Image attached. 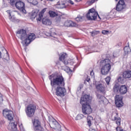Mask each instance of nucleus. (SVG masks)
<instances>
[{"label": "nucleus", "instance_id": "f257e3e1", "mask_svg": "<svg viewBox=\"0 0 131 131\" xmlns=\"http://www.w3.org/2000/svg\"><path fill=\"white\" fill-rule=\"evenodd\" d=\"M51 81V85L52 88L57 86L56 95L57 97H64L66 95V89H65V81L62 75L52 74L49 76Z\"/></svg>", "mask_w": 131, "mask_h": 131}, {"label": "nucleus", "instance_id": "f03ea898", "mask_svg": "<svg viewBox=\"0 0 131 131\" xmlns=\"http://www.w3.org/2000/svg\"><path fill=\"white\" fill-rule=\"evenodd\" d=\"M26 31V30L21 29L16 32V34H19L20 38L22 40V43H25V47L29 46L32 41L35 39V35L34 33L27 35Z\"/></svg>", "mask_w": 131, "mask_h": 131}, {"label": "nucleus", "instance_id": "7ed1b4c3", "mask_svg": "<svg viewBox=\"0 0 131 131\" xmlns=\"http://www.w3.org/2000/svg\"><path fill=\"white\" fill-rule=\"evenodd\" d=\"M125 9H126V4H125L124 1H119L116 5V8H114L111 11V14H113L112 18L115 17V15H116V11L117 12H122L123 11H125Z\"/></svg>", "mask_w": 131, "mask_h": 131}, {"label": "nucleus", "instance_id": "20e7f679", "mask_svg": "<svg viewBox=\"0 0 131 131\" xmlns=\"http://www.w3.org/2000/svg\"><path fill=\"white\" fill-rule=\"evenodd\" d=\"M113 92L120 95H125L127 93V86L125 85H120L116 82L113 87Z\"/></svg>", "mask_w": 131, "mask_h": 131}, {"label": "nucleus", "instance_id": "39448f33", "mask_svg": "<svg viewBox=\"0 0 131 131\" xmlns=\"http://www.w3.org/2000/svg\"><path fill=\"white\" fill-rule=\"evenodd\" d=\"M97 16H98V18L101 20V17L99 14H98V12L96 11L95 9L91 8L89 10L88 12L86 13V18L89 21H96Z\"/></svg>", "mask_w": 131, "mask_h": 131}, {"label": "nucleus", "instance_id": "423d86ee", "mask_svg": "<svg viewBox=\"0 0 131 131\" xmlns=\"http://www.w3.org/2000/svg\"><path fill=\"white\" fill-rule=\"evenodd\" d=\"M105 62H103L102 64H100V66H102L101 69V73L102 75H107L111 69L110 61H109V60H106Z\"/></svg>", "mask_w": 131, "mask_h": 131}, {"label": "nucleus", "instance_id": "0eeeda50", "mask_svg": "<svg viewBox=\"0 0 131 131\" xmlns=\"http://www.w3.org/2000/svg\"><path fill=\"white\" fill-rule=\"evenodd\" d=\"M35 110H36V105L33 104L28 105L25 110L28 117H33L35 113Z\"/></svg>", "mask_w": 131, "mask_h": 131}, {"label": "nucleus", "instance_id": "6e6552de", "mask_svg": "<svg viewBox=\"0 0 131 131\" xmlns=\"http://www.w3.org/2000/svg\"><path fill=\"white\" fill-rule=\"evenodd\" d=\"M82 112L84 115H89L92 112H93V110L90 104L82 103Z\"/></svg>", "mask_w": 131, "mask_h": 131}, {"label": "nucleus", "instance_id": "1a4fd4ad", "mask_svg": "<svg viewBox=\"0 0 131 131\" xmlns=\"http://www.w3.org/2000/svg\"><path fill=\"white\" fill-rule=\"evenodd\" d=\"M34 125V129L35 131H43L44 129L42 126H41V123L40 121L38 119H34L33 122Z\"/></svg>", "mask_w": 131, "mask_h": 131}, {"label": "nucleus", "instance_id": "9d476101", "mask_svg": "<svg viewBox=\"0 0 131 131\" xmlns=\"http://www.w3.org/2000/svg\"><path fill=\"white\" fill-rule=\"evenodd\" d=\"M3 115L6 118H7L8 120L11 121L14 118V115H13V112L10 111L8 109L3 110Z\"/></svg>", "mask_w": 131, "mask_h": 131}, {"label": "nucleus", "instance_id": "9b49d317", "mask_svg": "<svg viewBox=\"0 0 131 131\" xmlns=\"http://www.w3.org/2000/svg\"><path fill=\"white\" fill-rule=\"evenodd\" d=\"M115 104L118 108H120L123 106V101H122V97L120 95H116L115 97Z\"/></svg>", "mask_w": 131, "mask_h": 131}, {"label": "nucleus", "instance_id": "f8f14e48", "mask_svg": "<svg viewBox=\"0 0 131 131\" xmlns=\"http://www.w3.org/2000/svg\"><path fill=\"white\" fill-rule=\"evenodd\" d=\"M68 57V55L66 53H61L60 56H59V61H61V62H63L64 65H68V64H69V61L67 60Z\"/></svg>", "mask_w": 131, "mask_h": 131}, {"label": "nucleus", "instance_id": "ddd939ff", "mask_svg": "<svg viewBox=\"0 0 131 131\" xmlns=\"http://www.w3.org/2000/svg\"><path fill=\"white\" fill-rule=\"evenodd\" d=\"M95 86L97 92L101 93L103 95H105V94H106V88L102 83L98 84L95 85Z\"/></svg>", "mask_w": 131, "mask_h": 131}, {"label": "nucleus", "instance_id": "4468645a", "mask_svg": "<svg viewBox=\"0 0 131 131\" xmlns=\"http://www.w3.org/2000/svg\"><path fill=\"white\" fill-rule=\"evenodd\" d=\"M52 125H53V128L55 129L56 131H62L61 128V125L59 124L55 119H54L51 121Z\"/></svg>", "mask_w": 131, "mask_h": 131}, {"label": "nucleus", "instance_id": "2eb2a0df", "mask_svg": "<svg viewBox=\"0 0 131 131\" xmlns=\"http://www.w3.org/2000/svg\"><path fill=\"white\" fill-rule=\"evenodd\" d=\"M91 102V99H90V95H85L81 98L80 103L82 104H88Z\"/></svg>", "mask_w": 131, "mask_h": 131}, {"label": "nucleus", "instance_id": "dca6fc26", "mask_svg": "<svg viewBox=\"0 0 131 131\" xmlns=\"http://www.w3.org/2000/svg\"><path fill=\"white\" fill-rule=\"evenodd\" d=\"M64 26L66 27H77V24L72 20H67L64 23Z\"/></svg>", "mask_w": 131, "mask_h": 131}, {"label": "nucleus", "instance_id": "f3484780", "mask_svg": "<svg viewBox=\"0 0 131 131\" xmlns=\"http://www.w3.org/2000/svg\"><path fill=\"white\" fill-rule=\"evenodd\" d=\"M16 8L18 10H21L23 8H25V4L21 1H17L16 2Z\"/></svg>", "mask_w": 131, "mask_h": 131}, {"label": "nucleus", "instance_id": "a211bd4d", "mask_svg": "<svg viewBox=\"0 0 131 131\" xmlns=\"http://www.w3.org/2000/svg\"><path fill=\"white\" fill-rule=\"evenodd\" d=\"M113 121H116V123L118 126H120V125H121V119L120 118V117H118V113L116 114V116L114 117Z\"/></svg>", "mask_w": 131, "mask_h": 131}, {"label": "nucleus", "instance_id": "6ab92c4d", "mask_svg": "<svg viewBox=\"0 0 131 131\" xmlns=\"http://www.w3.org/2000/svg\"><path fill=\"white\" fill-rule=\"evenodd\" d=\"M111 57L110 56V54L105 55V58L104 59V57H103V59L100 61V64H104V63H106V61H107V60L110 61V63H111Z\"/></svg>", "mask_w": 131, "mask_h": 131}, {"label": "nucleus", "instance_id": "aec40b11", "mask_svg": "<svg viewBox=\"0 0 131 131\" xmlns=\"http://www.w3.org/2000/svg\"><path fill=\"white\" fill-rule=\"evenodd\" d=\"M122 76L124 78H130L131 71H126L122 74Z\"/></svg>", "mask_w": 131, "mask_h": 131}, {"label": "nucleus", "instance_id": "412c9836", "mask_svg": "<svg viewBox=\"0 0 131 131\" xmlns=\"http://www.w3.org/2000/svg\"><path fill=\"white\" fill-rule=\"evenodd\" d=\"M42 23L45 25H51L52 21L49 19L44 18L42 19Z\"/></svg>", "mask_w": 131, "mask_h": 131}, {"label": "nucleus", "instance_id": "4be33fe9", "mask_svg": "<svg viewBox=\"0 0 131 131\" xmlns=\"http://www.w3.org/2000/svg\"><path fill=\"white\" fill-rule=\"evenodd\" d=\"M57 5V6H59V8H60V9H64V8H66L65 3L63 1H59Z\"/></svg>", "mask_w": 131, "mask_h": 131}, {"label": "nucleus", "instance_id": "5701e85b", "mask_svg": "<svg viewBox=\"0 0 131 131\" xmlns=\"http://www.w3.org/2000/svg\"><path fill=\"white\" fill-rule=\"evenodd\" d=\"M124 53L125 54V55H127L129 53H130L131 50H130V48H129V46H125L124 48Z\"/></svg>", "mask_w": 131, "mask_h": 131}, {"label": "nucleus", "instance_id": "b1692460", "mask_svg": "<svg viewBox=\"0 0 131 131\" xmlns=\"http://www.w3.org/2000/svg\"><path fill=\"white\" fill-rule=\"evenodd\" d=\"M3 61H8L10 60V57L9 56V53L7 52L6 54L4 55V56L2 57Z\"/></svg>", "mask_w": 131, "mask_h": 131}, {"label": "nucleus", "instance_id": "393cba45", "mask_svg": "<svg viewBox=\"0 0 131 131\" xmlns=\"http://www.w3.org/2000/svg\"><path fill=\"white\" fill-rule=\"evenodd\" d=\"M49 14V16L52 18H54V17H56L58 15V13L52 11H50Z\"/></svg>", "mask_w": 131, "mask_h": 131}, {"label": "nucleus", "instance_id": "a878e982", "mask_svg": "<svg viewBox=\"0 0 131 131\" xmlns=\"http://www.w3.org/2000/svg\"><path fill=\"white\" fill-rule=\"evenodd\" d=\"M36 16H37V13H36L35 11H32L30 16V18L32 20H34V19H35V18L36 17Z\"/></svg>", "mask_w": 131, "mask_h": 131}, {"label": "nucleus", "instance_id": "bb28decb", "mask_svg": "<svg viewBox=\"0 0 131 131\" xmlns=\"http://www.w3.org/2000/svg\"><path fill=\"white\" fill-rule=\"evenodd\" d=\"M83 19V16H80V15H78L77 17L75 18V20L77 22H81Z\"/></svg>", "mask_w": 131, "mask_h": 131}, {"label": "nucleus", "instance_id": "cd10ccee", "mask_svg": "<svg viewBox=\"0 0 131 131\" xmlns=\"http://www.w3.org/2000/svg\"><path fill=\"white\" fill-rule=\"evenodd\" d=\"M117 80L118 82H120V83H121L122 84H123V83H124V78L123 77H119L117 79Z\"/></svg>", "mask_w": 131, "mask_h": 131}, {"label": "nucleus", "instance_id": "c85d7f7f", "mask_svg": "<svg viewBox=\"0 0 131 131\" xmlns=\"http://www.w3.org/2000/svg\"><path fill=\"white\" fill-rule=\"evenodd\" d=\"M90 33L91 34V36H95V35H97L100 33V31H94L90 32Z\"/></svg>", "mask_w": 131, "mask_h": 131}, {"label": "nucleus", "instance_id": "c756f323", "mask_svg": "<svg viewBox=\"0 0 131 131\" xmlns=\"http://www.w3.org/2000/svg\"><path fill=\"white\" fill-rule=\"evenodd\" d=\"M111 81V77L107 76L105 78V82H106V83L107 84V85H109V84H110Z\"/></svg>", "mask_w": 131, "mask_h": 131}, {"label": "nucleus", "instance_id": "7c9ffc66", "mask_svg": "<svg viewBox=\"0 0 131 131\" xmlns=\"http://www.w3.org/2000/svg\"><path fill=\"white\" fill-rule=\"evenodd\" d=\"M84 115L82 114H78L75 118V120H80L82 119V118L84 117Z\"/></svg>", "mask_w": 131, "mask_h": 131}, {"label": "nucleus", "instance_id": "2f4dec72", "mask_svg": "<svg viewBox=\"0 0 131 131\" xmlns=\"http://www.w3.org/2000/svg\"><path fill=\"white\" fill-rule=\"evenodd\" d=\"M61 16L58 15V14L56 15L55 18V22L56 23H60L61 22Z\"/></svg>", "mask_w": 131, "mask_h": 131}, {"label": "nucleus", "instance_id": "473e14b6", "mask_svg": "<svg viewBox=\"0 0 131 131\" xmlns=\"http://www.w3.org/2000/svg\"><path fill=\"white\" fill-rule=\"evenodd\" d=\"M9 4L12 7H16V2L15 1H10Z\"/></svg>", "mask_w": 131, "mask_h": 131}, {"label": "nucleus", "instance_id": "72a5a7b5", "mask_svg": "<svg viewBox=\"0 0 131 131\" xmlns=\"http://www.w3.org/2000/svg\"><path fill=\"white\" fill-rule=\"evenodd\" d=\"M30 4L31 5H33V6H36V5L38 4V2H37V1H33L31 2H30Z\"/></svg>", "mask_w": 131, "mask_h": 131}, {"label": "nucleus", "instance_id": "f704fd0d", "mask_svg": "<svg viewBox=\"0 0 131 131\" xmlns=\"http://www.w3.org/2000/svg\"><path fill=\"white\" fill-rule=\"evenodd\" d=\"M94 120V118L92 116H88L87 121H93Z\"/></svg>", "mask_w": 131, "mask_h": 131}, {"label": "nucleus", "instance_id": "c9c22d12", "mask_svg": "<svg viewBox=\"0 0 131 131\" xmlns=\"http://www.w3.org/2000/svg\"><path fill=\"white\" fill-rule=\"evenodd\" d=\"M11 128L12 129H13V130H17V125L15 124V123H13Z\"/></svg>", "mask_w": 131, "mask_h": 131}, {"label": "nucleus", "instance_id": "e433bc0d", "mask_svg": "<svg viewBox=\"0 0 131 131\" xmlns=\"http://www.w3.org/2000/svg\"><path fill=\"white\" fill-rule=\"evenodd\" d=\"M23 14H27L26 10H25V7H23L22 8H20V10H19Z\"/></svg>", "mask_w": 131, "mask_h": 131}, {"label": "nucleus", "instance_id": "4c0bfd02", "mask_svg": "<svg viewBox=\"0 0 131 131\" xmlns=\"http://www.w3.org/2000/svg\"><path fill=\"white\" fill-rule=\"evenodd\" d=\"M3 8H7L8 7V3H7V1H4L3 2Z\"/></svg>", "mask_w": 131, "mask_h": 131}, {"label": "nucleus", "instance_id": "58836bf2", "mask_svg": "<svg viewBox=\"0 0 131 131\" xmlns=\"http://www.w3.org/2000/svg\"><path fill=\"white\" fill-rule=\"evenodd\" d=\"M116 129L117 131H124L123 129H122V127H120V126H117L116 128Z\"/></svg>", "mask_w": 131, "mask_h": 131}, {"label": "nucleus", "instance_id": "ea45409f", "mask_svg": "<svg viewBox=\"0 0 131 131\" xmlns=\"http://www.w3.org/2000/svg\"><path fill=\"white\" fill-rule=\"evenodd\" d=\"M9 19L11 20V21H14L15 20V17L14 16H11V13H9Z\"/></svg>", "mask_w": 131, "mask_h": 131}, {"label": "nucleus", "instance_id": "a19ab883", "mask_svg": "<svg viewBox=\"0 0 131 131\" xmlns=\"http://www.w3.org/2000/svg\"><path fill=\"white\" fill-rule=\"evenodd\" d=\"M3 97V95H2V94L0 93V104H2V103H3V101H4Z\"/></svg>", "mask_w": 131, "mask_h": 131}, {"label": "nucleus", "instance_id": "79ce46f5", "mask_svg": "<svg viewBox=\"0 0 131 131\" xmlns=\"http://www.w3.org/2000/svg\"><path fill=\"white\" fill-rule=\"evenodd\" d=\"M96 2L95 1H88L87 3L90 5V6H92V4H94Z\"/></svg>", "mask_w": 131, "mask_h": 131}, {"label": "nucleus", "instance_id": "37998d69", "mask_svg": "<svg viewBox=\"0 0 131 131\" xmlns=\"http://www.w3.org/2000/svg\"><path fill=\"white\" fill-rule=\"evenodd\" d=\"M41 18H42V14H39V17L37 18V21H41Z\"/></svg>", "mask_w": 131, "mask_h": 131}, {"label": "nucleus", "instance_id": "c03bdc74", "mask_svg": "<svg viewBox=\"0 0 131 131\" xmlns=\"http://www.w3.org/2000/svg\"><path fill=\"white\" fill-rule=\"evenodd\" d=\"M108 32H109V31H107V30H102V34H107V33H108Z\"/></svg>", "mask_w": 131, "mask_h": 131}, {"label": "nucleus", "instance_id": "a18cd8bd", "mask_svg": "<svg viewBox=\"0 0 131 131\" xmlns=\"http://www.w3.org/2000/svg\"><path fill=\"white\" fill-rule=\"evenodd\" d=\"M85 80H86V81L89 82L90 81V80H91V78L90 77V76L87 75Z\"/></svg>", "mask_w": 131, "mask_h": 131}, {"label": "nucleus", "instance_id": "49530a36", "mask_svg": "<svg viewBox=\"0 0 131 131\" xmlns=\"http://www.w3.org/2000/svg\"><path fill=\"white\" fill-rule=\"evenodd\" d=\"M97 97L99 100H101V99H102V95H101L100 94H97Z\"/></svg>", "mask_w": 131, "mask_h": 131}, {"label": "nucleus", "instance_id": "de8ad7c7", "mask_svg": "<svg viewBox=\"0 0 131 131\" xmlns=\"http://www.w3.org/2000/svg\"><path fill=\"white\" fill-rule=\"evenodd\" d=\"M87 122L89 127H91V125H92V121H87Z\"/></svg>", "mask_w": 131, "mask_h": 131}, {"label": "nucleus", "instance_id": "09e8293b", "mask_svg": "<svg viewBox=\"0 0 131 131\" xmlns=\"http://www.w3.org/2000/svg\"><path fill=\"white\" fill-rule=\"evenodd\" d=\"M46 9L47 8H43L41 11V14H45V12H46Z\"/></svg>", "mask_w": 131, "mask_h": 131}, {"label": "nucleus", "instance_id": "8fccbe9b", "mask_svg": "<svg viewBox=\"0 0 131 131\" xmlns=\"http://www.w3.org/2000/svg\"><path fill=\"white\" fill-rule=\"evenodd\" d=\"M90 75L91 76H94V75H95V73H94V71L92 70L91 72H90Z\"/></svg>", "mask_w": 131, "mask_h": 131}, {"label": "nucleus", "instance_id": "3c124183", "mask_svg": "<svg viewBox=\"0 0 131 131\" xmlns=\"http://www.w3.org/2000/svg\"><path fill=\"white\" fill-rule=\"evenodd\" d=\"M69 3L71 4V5H74V3H73V1H69Z\"/></svg>", "mask_w": 131, "mask_h": 131}, {"label": "nucleus", "instance_id": "603ef678", "mask_svg": "<svg viewBox=\"0 0 131 131\" xmlns=\"http://www.w3.org/2000/svg\"><path fill=\"white\" fill-rule=\"evenodd\" d=\"M90 130H91V131H92V130L96 131V129L93 128H90Z\"/></svg>", "mask_w": 131, "mask_h": 131}, {"label": "nucleus", "instance_id": "864d4df0", "mask_svg": "<svg viewBox=\"0 0 131 131\" xmlns=\"http://www.w3.org/2000/svg\"><path fill=\"white\" fill-rule=\"evenodd\" d=\"M74 63V62L73 61H71V62H70V64L71 65H73Z\"/></svg>", "mask_w": 131, "mask_h": 131}, {"label": "nucleus", "instance_id": "5fc2aeb1", "mask_svg": "<svg viewBox=\"0 0 131 131\" xmlns=\"http://www.w3.org/2000/svg\"><path fill=\"white\" fill-rule=\"evenodd\" d=\"M0 59H2V52L0 51Z\"/></svg>", "mask_w": 131, "mask_h": 131}, {"label": "nucleus", "instance_id": "6e6d98bb", "mask_svg": "<svg viewBox=\"0 0 131 131\" xmlns=\"http://www.w3.org/2000/svg\"><path fill=\"white\" fill-rule=\"evenodd\" d=\"M47 1H54V0H47Z\"/></svg>", "mask_w": 131, "mask_h": 131}, {"label": "nucleus", "instance_id": "4d7b16f0", "mask_svg": "<svg viewBox=\"0 0 131 131\" xmlns=\"http://www.w3.org/2000/svg\"><path fill=\"white\" fill-rule=\"evenodd\" d=\"M76 2H79V1H77Z\"/></svg>", "mask_w": 131, "mask_h": 131}, {"label": "nucleus", "instance_id": "13d9d810", "mask_svg": "<svg viewBox=\"0 0 131 131\" xmlns=\"http://www.w3.org/2000/svg\"><path fill=\"white\" fill-rule=\"evenodd\" d=\"M104 56H105V55H103V56H102V57H104Z\"/></svg>", "mask_w": 131, "mask_h": 131}, {"label": "nucleus", "instance_id": "bf43d9fd", "mask_svg": "<svg viewBox=\"0 0 131 131\" xmlns=\"http://www.w3.org/2000/svg\"><path fill=\"white\" fill-rule=\"evenodd\" d=\"M92 1H95V0H92Z\"/></svg>", "mask_w": 131, "mask_h": 131}, {"label": "nucleus", "instance_id": "052dcab7", "mask_svg": "<svg viewBox=\"0 0 131 131\" xmlns=\"http://www.w3.org/2000/svg\"><path fill=\"white\" fill-rule=\"evenodd\" d=\"M79 1H81V0H79Z\"/></svg>", "mask_w": 131, "mask_h": 131}]
</instances>
